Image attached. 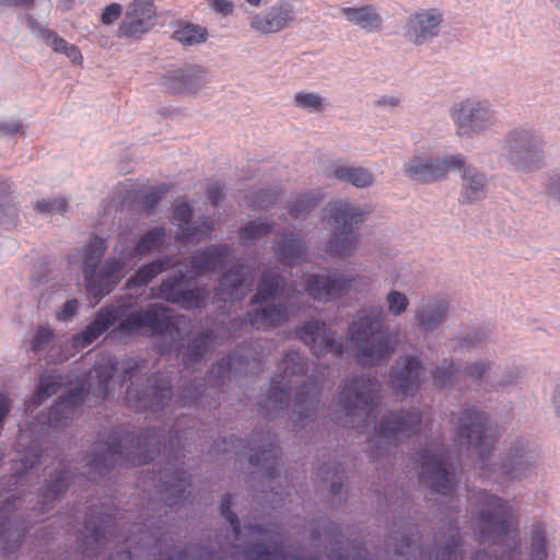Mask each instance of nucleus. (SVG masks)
<instances>
[{
  "mask_svg": "<svg viewBox=\"0 0 560 560\" xmlns=\"http://www.w3.org/2000/svg\"><path fill=\"white\" fill-rule=\"evenodd\" d=\"M381 383L374 378H353L346 382L338 399L336 421L345 427L358 428L369 435L377 447L399 442L417 432L421 415L418 410L401 411L384 417L380 415L378 394Z\"/></svg>",
  "mask_w": 560,
  "mask_h": 560,
  "instance_id": "nucleus-1",
  "label": "nucleus"
},
{
  "mask_svg": "<svg viewBox=\"0 0 560 560\" xmlns=\"http://www.w3.org/2000/svg\"><path fill=\"white\" fill-rule=\"evenodd\" d=\"M303 358L298 352H289L277 365L278 374L271 381V387L266 401L268 411H279L289 407L291 392L295 390L292 404V421L296 424L307 418L317 402V382L306 383L298 387L303 378Z\"/></svg>",
  "mask_w": 560,
  "mask_h": 560,
  "instance_id": "nucleus-2",
  "label": "nucleus"
},
{
  "mask_svg": "<svg viewBox=\"0 0 560 560\" xmlns=\"http://www.w3.org/2000/svg\"><path fill=\"white\" fill-rule=\"evenodd\" d=\"M385 314L382 307H365L357 312L348 328V339L354 349L357 362L375 366L388 360L396 350V340L384 331Z\"/></svg>",
  "mask_w": 560,
  "mask_h": 560,
  "instance_id": "nucleus-3",
  "label": "nucleus"
},
{
  "mask_svg": "<svg viewBox=\"0 0 560 560\" xmlns=\"http://www.w3.org/2000/svg\"><path fill=\"white\" fill-rule=\"evenodd\" d=\"M477 512L472 518L475 532L482 545L498 546L511 553L518 547V532L510 503L486 491L476 493Z\"/></svg>",
  "mask_w": 560,
  "mask_h": 560,
  "instance_id": "nucleus-4",
  "label": "nucleus"
},
{
  "mask_svg": "<svg viewBox=\"0 0 560 560\" xmlns=\"http://www.w3.org/2000/svg\"><path fill=\"white\" fill-rule=\"evenodd\" d=\"M105 249L106 242L101 237H94L72 257V264L82 269L86 290L96 299V302L115 288L125 276L127 268V255L124 253L125 244L121 241L115 246V252L120 257L107 259L98 268Z\"/></svg>",
  "mask_w": 560,
  "mask_h": 560,
  "instance_id": "nucleus-5",
  "label": "nucleus"
},
{
  "mask_svg": "<svg viewBox=\"0 0 560 560\" xmlns=\"http://www.w3.org/2000/svg\"><path fill=\"white\" fill-rule=\"evenodd\" d=\"M232 253L225 245L208 247L206 250L195 255L190 260V270L188 275L180 273L177 277H170L158 288L152 298L163 299L167 302L176 303L183 307L198 308L206 304L209 291L206 289L184 290V280L189 277H196L208 271H214L223 268L231 260Z\"/></svg>",
  "mask_w": 560,
  "mask_h": 560,
  "instance_id": "nucleus-6",
  "label": "nucleus"
},
{
  "mask_svg": "<svg viewBox=\"0 0 560 560\" xmlns=\"http://www.w3.org/2000/svg\"><path fill=\"white\" fill-rule=\"evenodd\" d=\"M328 223L334 232L326 244L327 252L336 257L346 258L357 249L359 236L354 226L363 222V210L348 200H334L325 207Z\"/></svg>",
  "mask_w": 560,
  "mask_h": 560,
  "instance_id": "nucleus-7",
  "label": "nucleus"
},
{
  "mask_svg": "<svg viewBox=\"0 0 560 560\" xmlns=\"http://www.w3.org/2000/svg\"><path fill=\"white\" fill-rule=\"evenodd\" d=\"M284 289V278L273 271H265L261 275L254 304L257 307L247 314V323L254 329H268L288 320L291 308L281 304H271Z\"/></svg>",
  "mask_w": 560,
  "mask_h": 560,
  "instance_id": "nucleus-8",
  "label": "nucleus"
},
{
  "mask_svg": "<svg viewBox=\"0 0 560 560\" xmlns=\"http://www.w3.org/2000/svg\"><path fill=\"white\" fill-rule=\"evenodd\" d=\"M453 421L457 427L460 448H465L469 456H477L480 460L479 469L483 470L495 441L487 425L486 415L475 408H465L459 415H453Z\"/></svg>",
  "mask_w": 560,
  "mask_h": 560,
  "instance_id": "nucleus-9",
  "label": "nucleus"
},
{
  "mask_svg": "<svg viewBox=\"0 0 560 560\" xmlns=\"http://www.w3.org/2000/svg\"><path fill=\"white\" fill-rule=\"evenodd\" d=\"M450 118L459 137H477L491 130L498 122L494 105L487 98L466 97L450 107Z\"/></svg>",
  "mask_w": 560,
  "mask_h": 560,
  "instance_id": "nucleus-10",
  "label": "nucleus"
},
{
  "mask_svg": "<svg viewBox=\"0 0 560 560\" xmlns=\"http://www.w3.org/2000/svg\"><path fill=\"white\" fill-rule=\"evenodd\" d=\"M465 155L462 153L434 158L417 152L404 164L405 174L412 180L431 183L446 177L450 171L464 166Z\"/></svg>",
  "mask_w": 560,
  "mask_h": 560,
  "instance_id": "nucleus-11",
  "label": "nucleus"
},
{
  "mask_svg": "<svg viewBox=\"0 0 560 560\" xmlns=\"http://www.w3.org/2000/svg\"><path fill=\"white\" fill-rule=\"evenodd\" d=\"M444 18V11L439 7L413 10L402 27L406 40L416 46L430 43L440 36Z\"/></svg>",
  "mask_w": 560,
  "mask_h": 560,
  "instance_id": "nucleus-12",
  "label": "nucleus"
},
{
  "mask_svg": "<svg viewBox=\"0 0 560 560\" xmlns=\"http://www.w3.org/2000/svg\"><path fill=\"white\" fill-rule=\"evenodd\" d=\"M421 479L433 491L450 494L454 490V476L447 468V458L440 447L428 448L419 454Z\"/></svg>",
  "mask_w": 560,
  "mask_h": 560,
  "instance_id": "nucleus-13",
  "label": "nucleus"
},
{
  "mask_svg": "<svg viewBox=\"0 0 560 560\" xmlns=\"http://www.w3.org/2000/svg\"><path fill=\"white\" fill-rule=\"evenodd\" d=\"M170 308L162 304H151L145 310L129 313L119 324L117 330L122 335L148 331L161 334L172 325Z\"/></svg>",
  "mask_w": 560,
  "mask_h": 560,
  "instance_id": "nucleus-14",
  "label": "nucleus"
},
{
  "mask_svg": "<svg viewBox=\"0 0 560 560\" xmlns=\"http://www.w3.org/2000/svg\"><path fill=\"white\" fill-rule=\"evenodd\" d=\"M359 278L353 272L334 270L327 273L311 275L307 277L304 291L314 300L328 302L346 294Z\"/></svg>",
  "mask_w": 560,
  "mask_h": 560,
  "instance_id": "nucleus-15",
  "label": "nucleus"
},
{
  "mask_svg": "<svg viewBox=\"0 0 560 560\" xmlns=\"http://www.w3.org/2000/svg\"><path fill=\"white\" fill-rule=\"evenodd\" d=\"M425 377L427 370L419 357L406 354L396 360L390 381L398 394L408 396L419 390Z\"/></svg>",
  "mask_w": 560,
  "mask_h": 560,
  "instance_id": "nucleus-16",
  "label": "nucleus"
},
{
  "mask_svg": "<svg viewBox=\"0 0 560 560\" xmlns=\"http://www.w3.org/2000/svg\"><path fill=\"white\" fill-rule=\"evenodd\" d=\"M294 19L293 4L288 0H279L264 12L250 14L248 25L254 32L268 35L287 28Z\"/></svg>",
  "mask_w": 560,
  "mask_h": 560,
  "instance_id": "nucleus-17",
  "label": "nucleus"
},
{
  "mask_svg": "<svg viewBox=\"0 0 560 560\" xmlns=\"http://www.w3.org/2000/svg\"><path fill=\"white\" fill-rule=\"evenodd\" d=\"M132 301L131 296H126L117 306L109 305L102 307L95 319L80 335L73 338V347L80 349L91 345L116 320L125 315L127 310L132 306Z\"/></svg>",
  "mask_w": 560,
  "mask_h": 560,
  "instance_id": "nucleus-18",
  "label": "nucleus"
},
{
  "mask_svg": "<svg viewBox=\"0 0 560 560\" xmlns=\"http://www.w3.org/2000/svg\"><path fill=\"white\" fill-rule=\"evenodd\" d=\"M450 302L442 295H429L421 299L413 311V320L423 332L436 330L448 317Z\"/></svg>",
  "mask_w": 560,
  "mask_h": 560,
  "instance_id": "nucleus-19",
  "label": "nucleus"
},
{
  "mask_svg": "<svg viewBox=\"0 0 560 560\" xmlns=\"http://www.w3.org/2000/svg\"><path fill=\"white\" fill-rule=\"evenodd\" d=\"M296 335L316 355L331 354L334 358H339L342 353L341 342L335 339L324 323L307 322L296 331Z\"/></svg>",
  "mask_w": 560,
  "mask_h": 560,
  "instance_id": "nucleus-20",
  "label": "nucleus"
},
{
  "mask_svg": "<svg viewBox=\"0 0 560 560\" xmlns=\"http://www.w3.org/2000/svg\"><path fill=\"white\" fill-rule=\"evenodd\" d=\"M191 208L186 202L176 206L173 222L178 226L177 240L186 244H197L207 238L214 226L209 219H201L190 224Z\"/></svg>",
  "mask_w": 560,
  "mask_h": 560,
  "instance_id": "nucleus-21",
  "label": "nucleus"
},
{
  "mask_svg": "<svg viewBox=\"0 0 560 560\" xmlns=\"http://www.w3.org/2000/svg\"><path fill=\"white\" fill-rule=\"evenodd\" d=\"M155 9L152 0H135L119 25V35L135 37L147 33L153 25Z\"/></svg>",
  "mask_w": 560,
  "mask_h": 560,
  "instance_id": "nucleus-22",
  "label": "nucleus"
},
{
  "mask_svg": "<svg viewBox=\"0 0 560 560\" xmlns=\"http://www.w3.org/2000/svg\"><path fill=\"white\" fill-rule=\"evenodd\" d=\"M338 14L365 33L380 32L384 26L381 9L372 3L343 4L338 9Z\"/></svg>",
  "mask_w": 560,
  "mask_h": 560,
  "instance_id": "nucleus-23",
  "label": "nucleus"
},
{
  "mask_svg": "<svg viewBox=\"0 0 560 560\" xmlns=\"http://www.w3.org/2000/svg\"><path fill=\"white\" fill-rule=\"evenodd\" d=\"M206 83L205 70L195 65L167 71L163 84L172 93L191 94L198 92Z\"/></svg>",
  "mask_w": 560,
  "mask_h": 560,
  "instance_id": "nucleus-24",
  "label": "nucleus"
},
{
  "mask_svg": "<svg viewBox=\"0 0 560 560\" xmlns=\"http://www.w3.org/2000/svg\"><path fill=\"white\" fill-rule=\"evenodd\" d=\"M254 275L243 266L226 272L219 283L217 296L220 301L243 299L252 290Z\"/></svg>",
  "mask_w": 560,
  "mask_h": 560,
  "instance_id": "nucleus-25",
  "label": "nucleus"
},
{
  "mask_svg": "<svg viewBox=\"0 0 560 560\" xmlns=\"http://www.w3.org/2000/svg\"><path fill=\"white\" fill-rule=\"evenodd\" d=\"M272 248L282 264L295 266L305 260L307 245L301 237L288 232L277 238Z\"/></svg>",
  "mask_w": 560,
  "mask_h": 560,
  "instance_id": "nucleus-26",
  "label": "nucleus"
},
{
  "mask_svg": "<svg viewBox=\"0 0 560 560\" xmlns=\"http://www.w3.org/2000/svg\"><path fill=\"white\" fill-rule=\"evenodd\" d=\"M459 170H462V200L474 202L483 198L488 186L487 175L466 162Z\"/></svg>",
  "mask_w": 560,
  "mask_h": 560,
  "instance_id": "nucleus-27",
  "label": "nucleus"
},
{
  "mask_svg": "<svg viewBox=\"0 0 560 560\" xmlns=\"http://www.w3.org/2000/svg\"><path fill=\"white\" fill-rule=\"evenodd\" d=\"M116 361L109 357H102L95 368L89 373V387L97 397L105 398L108 394L109 383L117 372Z\"/></svg>",
  "mask_w": 560,
  "mask_h": 560,
  "instance_id": "nucleus-28",
  "label": "nucleus"
},
{
  "mask_svg": "<svg viewBox=\"0 0 560 560\" xmlns=\"http://www.w3.org/2000/svg\"><path fill=\"white\" fill-rule=\"evenodd\" d=\"M534 458V454L528 448L527 441L518 440L509 451L508 460L502 466L503 474L510 478H520L532 467Z\"/></svg>",
  "mask_w": 560,
  "mask_h": 560,
  "instance_id": "nucleus-29",
  "label": "nucleus"
},
{
  "mask_svg": "<svg viewBox=\"0 0 560 560\" xmlns=\"http://www.w3.org/2000/svg\"><path fill=\"white\" fill-rule=\"evenodd\" d=\"M85 389L82 385L65 395L50 410L49 423L52 427L62 425L63 419L74 417L77 409L84 399Z\"/></svg>",
  "mask_w": 560,
  "mask_h": 560,
  "instance_id": "nucleus-30",
  "label": "nucleus"
},
{
  "mask_svg": "<svg viewBox=\"0 0 560 560\" xmlns=\"http://www.w3.org/2000/svg\"><path fill=\"white\" fill-rule=\"evenodd\" d=\"M540 141L539 137L532 129L515 128L511 130L502 143V156L505 161L518 151Z\"/></svg>",
  "mask_w": 560,
  "mask_h": 560,
  "instance_id": "nucleus-31",
  "label": "nucleus"
},
{
  "mask_svg": "<svg viewBox=\"0 0 560 560\" xmlns=\"http://www.w3.org/2000/svg\"><path fill=\"white\" fill-rule=\"evenodd\" d=\"M332 176L357 188H368L375 182L374 174L369 168L361 166L338 165L334 167Z\"/></svg>",
  "mask_w": 560,
  "mask_h": 560,
  "instance_id": "nucleus-32",
  "label": "nucleus"
},
{
  "mask_svg": "<svg viewBox=\"0 0 560 560\" xmlns=\"http://www.w3.org/2000/svg\"><path fill=\"white\" fill-rule=\"evenodd\" d=\"M541 159V143L538 141L530 147L518 151L505 162L515 172H530L538 167Z\"/></svg>",
  "mask_w": 560,
  "mask_h": 560,
  "instance_id": "nucleus-33",
  "label": "nucleus"
},
{
  "mask_svg": "<svg viewBox=\"0 0 560 560\" xmlns=\"http://www.w3.org/2000/svg\"><path fill=\"white\" fill-rule=\"evenodd\" d=\"M256 361L249 360L247 357L234 354L218 364L217 369L212 371L218 378H230L231 375L245 374L250 372L252 366Z\"/></svg>",
  "mask_w": 560,
  "mask_h": 560,
  "instance_id": "nucleus-34",
  "label": "nucleus"
},
{
  "mask_svg": "<svg viewBox=\"0 0 560 560\" xmlns=\"http://www.w3.org/2000/svg\"><path fill=\"white\" fill-rule=\"evenodd\" d=\"M171 265V258L164 257L155 259L144 266H142L137 273L128 279L127 287L129 289L136 287H142L148 284L153 278H155L159 273L166 270Z\"/></svg>",
  "mask_w": 560,
  "mask_h": 560,
  "instance_id": "nucleus-35",
  "label": "nucleus"
},
{
  "mask_svg": "<svg viewBox=\"0 0 560 560\" xmlns=\"http://www.w3.org/2000/svg\"><path fill=\"white\" fill-rule=\"evenodd\" d=\"M293 105L307 113H320L329 107V102L319 93L300 91L293 96Z\"/></svg>",
  "mask_w": 560,
  "mask_h": 560,
  "instance_id": "nucleus-36",
  "label": "nucleus"
},
{
  "mask_svg": "<svg viewBox=\"0 0 560 560\" xmlns=\"http://www.w3.org/2000/svg\"><path fill=\"white\" fill-rule=\"evenodd\" d=\"M207 37V28L192 23L182 24L173 33V38L184 46L201 44L206 42Z\"/></svg>",
  "mask_w": 560,
  "mask_h": 560,
  "instance_id": "nucleus-37",
  "label": "nucleus"
},
{
  "mask_svg": "<svg viewBox=\"0 0 560 560\" xmlns=\"http://www.w3.org/2000/svg\"><path fill=\"white\" fill-rule=\"evenodd\" d=\"M63 384L65 378L60 374L55 372L43 374L32 404L35 406L40 405L45 399L55 395Z\"/></svg>",
  "mask_w": 560,
  "mask_h": 560,
  "instance_id": "nucleus-38",
  "label": "nucleus"
},
{
  "mask_svg": "<svg viewBox=\"0 0 560 560\" xmlns=\"http://www.w3.org/2000/svg\"><path fill=\"white\" fill-rule=\"evenodd\" d=\"M10 194V183L8 180L0 182V223L8 226L14 225L18 217V209Z\"/></svg>",
  "mask_w": 560,
  "mask_h": 560,
  "instance_id": "nucleus-39",
  "label": "nucleus"
},
{
  "mask_svg": "<svg viewBox=\"0 0 560 560\" xmlns=\"http://www.w3.org/2000/svg\"><path fill=\"white\" fill-rule=\"evenodd\" d=\"M250 560H302L293 555L283 551L282 548H269L260 545L253 546L246 551Z\"/></svg>",
  "mask_w": 560,
  "mask_h": 560,
  "instance_id": "nucleus-40",
  "label": "nucleus"
},
{
  "mask_svg": "<svg viewBox=\"0 0 560 560\" xmlns=\"http://www.w3.org/2000/svg\"><path fill=\"white\" fill-rule=\"evenodd\" d=\"M319 200L318 194L311 191L301 194L289 206V212L295 219L303 218L318 205Z\"/></svg>",
  "mask_w": 560,
  "mask_h": 560,
  "instance_id": "nucleus-41",
  "label": "nucleus"
},
{
  "mask_svg": "<svg viewBox=\"0 0 560 560\" xmlns=\"http://www.w3.org/2000/svg\"><path fill=\"white\" fill-rule=\"evenodd\" d=\"M164 235V228L151 229L137 243L133 249L135 254L142 256L158 249L163 243Z\"/></svg>",
  "mask_w": 560,
  "mask_h": 560,
  "instance_id": "nucleus-42",
  "label": "nucleus"
},
{
  "mask_svg": "<svg viewBox=\"0 0 560 560\" xmlns=\"http://www.w3.org/2000/svg\"><path fill=\"white\" fill-rule=\"evenodd\" d=\"M385 305L388 314L399 317L409 308L410 300L406 293L390 289L385 295Z\"/></svg>",
  "mask_w": 560,
  "mask_h": 560,
  "instance_id": "nucleus-43",
  "label": "nucleus"
},
{
  "mask_svg": "<svg viewBox=\"0 0 560 560\" xmlns=\"http://www.w3.org/2000/svg\"><path fill=\"white\" fill-rule=\"evenodd\" d=\"M272 231L269 222L265 221H250L242 229V240L246 244H254L262 240Z\"/></svg>",
  "mask_w": 560,
  "mask_h": 560,
  "instance_id": "nucleus-44",
  "label": "nucleus"
},
{
  "mask_svg": "<svg viewBox=\"0 0 560 560\" xmlns=\"http://www.w3.org/2000/svg\"><path fill=\"white\" fill-rule=\"evenodd\" d=\"M218 336L212 331L206 332L196 338L188 347V359L196 361L205 355L214 345L218 343Z\"/></svg>",
  "mask_w": 560,
  "mask_h": 560,
  "instance_id": "nucleus-45",
  "label": "nucleus"
},
{
  "mask_svg": "<svg viewBox=\"0 0 560 560\" xmlns=\"http://www.w3.org/2000/svg\"><path fill=\"white\" fill-rule=\"evenodd\" d=\"M530 557L533 560H546V530L540 523L533 527L532 541H530Z\"/></svg>",
  "mask_w": 560,
  "mask_h": 560,
  "instance_id": "nucleus-46",
  "label": "nucleus"
},
{
  "mask_svg": "<svg viewBox=\"0 0 560 560\" xmlns=\"http://www.w3.org/2000/svg\"><path fill=\"white\" fill-rule=\"evenodd\" d=\"M172 398V387L168 381H161L159 384L151 386L150 397L148 401L151 408H159L165 404V400Z\"/></svg>",
  "mask_w": 560,
  "mask_h": 560,
  "instance_id": "nucleus-47",
  "label": "nucleus"
},
{
  "mask_svg": "<svg viewBox=\"0 0 560 560\" xmlns=\"http://www.w3.org/2000/svg\"><path fill=\"white\" fill-rule=\"evenodd\" d=\"M459 370L455 366L452 361L444 360L441 366H438L433 373L434 382L440 386H445L457 377Z\"/></svg>",
  "mask_w": 560,
  "mask_h": 560,
  "instance_id": "nucleus-48",
  "label": "nucleus"
},
{
  "mask_svg": "<svg viewBox=\"0 0 560 560\" xmlns=\"http://www.w3.org/2000/svg\"><path fill=\"white\" fill-rule=\"evenodd\" d=\"M69 474L67 471L59 472L54 480L47 486L44 494L43 506L52 500L59 492L68 486Z\"/></svg>",
  "mask_w": 560,
  "mask_h": 560,
  "instance_id": "nucleus-49",
  "label": "nucleus"
},
{
  "mask_svg": "<svg viewBox=\"0 0 560 560\" xmlns=\"http://www.w3.org/2000/svg\"><path fill=\"white\" fill-rule=\"evenodd\" d=\"M51 338L52 331L50 329L46 327L38 328L31 340V349L36 353L45 351L51 341Z\"/></svg>",
  "mask_w": 560,
  "mask_h": 560,
  "instance_id": "nucleus-50",
  "label": "nucleus"
},
{
  "mask_svg": "<svg viewBox=\"0 0 560 560\" xmlns=\"http://www.w3.org/2000/svg\"><path fill=\"white\" fill-rule=\"evenodd\" d=\"M232 504V500L230 495H225L220 504V511L222 516L232 525L233 532L236 536L240 535V525L237 521L236 514L230 510V505Z\"/></svg>",
  "mask_w": 560,
  "mask_h": 560,
  "instance_id": "nucleus-51",
  "label": "nucleus"
},
{
  "mask_svg": "<svg viewBox=\"0 0 560 560\" xmlns=\"http://www.w3.org/2000/svg\"><path fill=\"white\" fill-rule=\"evenodd\" d=\"M66 201L61 198L42 199L36 202V210L39 212H61L66 209Z\"/></svg>",
  "mask_w": 560,
  "mask_h": 560,
  "instance_id": "nucleus-52",
  "label": "nucleus"
},
{
  "mask_svg": "<svg viewBox=\"0 0 560 560\" xmlns=\"http://www.w3.org/2000/svg\"><path fill=\"white\" fill-rule=\"evenodd\" d=\"M24 126L16 118H4L0 120V133L7 137H13L18 133H23Z\"/></svg>",
  "mask_w": 560,
  "mask_h": 560,
  "instance_id": "nucleus-53",
  "label": "nucleus"
},
{
  "mask_svg": "<svg viewBox=\"0 0 560 560\" xmlns=\"http://www.w3.org/2000/svg\"><path fill=\"white\" fill-rule=\"evenodd\" d=\"M122 13V5L119 3H112L106 5L101 13V22L104 25H112L119 19Z\"/></svg>",
  "mask_w": 560,
  "mask_h": 560,
  "instance_id": "nucleus-54",
  "label": "nucleus"
},
{
  "mask_svg": "<svg viewBox=\"0 0 560 560\" xmlns=\"http://www.w3.org/2000/svg\"><path fill=\"white\" fill-rule=\"evenodd\" d=\"M489 369L490 362L481 360L470 363L466 368L465 373L467 374V376L477 380L480 378Z\"/></svg>",
  "mask_w": 560,
  "mask_h": 560,
  "instance_id": "nucleus-55",
  "label": "nucleus"
},
{
  "mask_svg": "<svg viewBox=\"0 0 560 560\" xmlns=\"http://www.w3.org/2000/svg\"><path fill=\"white\" fill-rule=\"evenodd\" d=\"M46 40L52 50L58 54H65L70 45L65 38L59 37L52 32L47 33Z\"/></svg>",
  "mask_w": 560,
  "mask_h": 560,
  "instance_id": "nucleus-56",
  "label": "nucleus"
},
{
  "mask_svg": "<svg viewBox=\"0 0 560 560\" xmlns=\"http://www.w3.org/2000/svg\"><path fill=\"white\" fill-rule=\"evenodd\" d=\"M79 308V302L75 299L67 301L60 312L57 314V318L61 322L70 320Z\"/></svg>",
  "mask_w": 560,
  "mask_h": 560,
  "instance_id": "nucleus-57",
  "label": "nucleus"
},
{
  "mask_svg": "<svg viewBox=\"0 0 560 560\" xmlns=\"http://www.w3.org/2000/svg\"><path fill=\"white\" fill-rule=\"evenodd\" d=\"M440 560H462V553L458 550V542L452 541L445 546L439 553Z\"/></svg>",
  "mask_w": 560,
  "mask_h": 560,
  "instance_id": "nucleus-58",
  "label": "nucleus"
},
{
  "mask_svg": "<svg viewBox=\"0 0 560 560\" xmlns=\"http://www.w3.org/2000/svg\"><path fill=\"white\" fill-rule=\"evenodd\" d=\"M207 3L222 15H230L234 10V3L230 0H207Z\"/></svg>",
  "mask_w": 560,
  "mask_h": 560,
  "instance_id": "nucleus-59",
  "label": "nucleus"
},
{
  "mask_svg": "<svg viewBox=\"0 0 560 560\" xmlns=\"http://www.w3.org/2000/svg\"><path fill=\"white\" fill-rule=\"evenodd\" d=\"M101 526H95L94 523L93 526L91 524L86 526L89 537L93 539L95 542H100L106 536L107 533V526L104 525L105 522L103 518L101 520Z\"/></svg>",
  "mask_w": 560,
  "mask_h": 560,
  "instance_id": "nucleus-60",
  "label": "nucleus"
},
{
  "mask_svg": "<svg viewBox=\"0 0 560 560\" xmlns=\"http://www.w3.org/2000/svg\"><path fill=\"white\" fill-rule=\"evenodd\" d=\"M276 458V450H264L260 455H250L249 460L253 465H261L269 459Z\"/></svg>",
  "mask_w": 560,
  "mask_h": 560,
  "instance_id": "nucleus-61",
  "label": "nucleus"
},
{
  "mask_svg": "<svg viewBox=\"0 0 560 560\" xmlns=\"http://www.w3.org/2000/svg\"><path fill=\"white\" fill-rule=\"evenodd\" d=\"M162 191L158 189L150 190L143 199V203L148 210H152L160 201Z\"/></svg>",
  "mask_w": 560,
  "mask_h": 560,
  "instance_id": "nucleus-62",
  "label": "nucleus"
},
{
  "mask_svg": "<svg viewBox=\"0 0 560 560\" xmlns=\"http://www.w3.org/2000/svg\"><path fill=\"white\" fill-rule=\"evenodd\" d=\"M208 197L217 205L223 197V186L220 183H212L208 187Z\"/></svg>",
  "mask_w": 560,
  "mask_h": 560,
  "instance_id": "nucleus-63",
  "label": "nucleus"
},
{
  "mask_svg": "<svg viewBox=\"0 0 560 560\" xmlns=\"http://www.w3.org/2000/svg\"><path fill=\"white\" fill-rule=\"evenodd\" d=\"M11 399L4 394H0V428H2L4 419L11 410Z\"/></svg>",
  "mask_w": 560,
  "mask_h": 560,
  "instance_id": "nucleus-64",
  "label": "nucleus"
}]
</instances>
